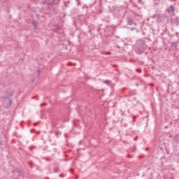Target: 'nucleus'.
<instances>
[{
  "mask_svg": "<svg viewBox=\"0 0 179 179\" xmlns=\"http://www.w3.org/2000/svg\"><path fill=\"white\" fill-rule=\"evenodd\" d=\"M55 29H58V25L55 26Z\"/></svg>",
  "mask_w": 179,
  "mask_h": 179,
  "instance_id": "obj_13",
  "label": "nucleus"
},
{
  "mask_svg": "<svg viewBox=\"0 0 179 179\" xmlns=\"http://www.w3.org/2000/svg\"><path fill=\"white\" fill-rule=\"evenodd\" d=\"M138 84H136V86H138Z\"/></svg>",
  "mask_w": 179,
  "mask_h": 179,
  "instance_id": "obj_16",
  "label": "nucleus"
},
{
  "mask_svg": "<svg viewBox=\"0 0 179 179\" xmlns=\"http://www.w3.org/2000/svg\"><path fill=\"white\" fill-rule=\"evenodd\" d=\"M34 125H37V123H34Z\"/></svg>",
  "mask_w": 179,
  "mask_h": 179,
  "instance_id": "obj_14",
  "label": "nucleus"
},
{
  "mask_svg": "<svg viewBox=\"0 0 179 179\" xmlns=\"http://www.w3.org/2000/svg\"><path fill=\"white\" fill-rule=\"evenodd\" d=\"M130 30H131V31H134V30H136V29H135V28H134V27H131V28L130 29Z\"/></svg>",
  "mask_w": 179,
  "mask_h": 179,
  "instance_id": "obj_9",
  "label": "nucleus"
},
{
  "mask_svg": "<svg viewBox=\"0 0 179 179\" xmlns=\"http://www.w3.org/2000/svg\"><path fill=\"white\" fill-rule=\"evenodd\" d=\"M6 99H8V96H6Z\"/></svg>",
  "mask_w": 179,
  "mask_h": 179,
  "instance_id": "obj_15",
  "label": "nucleus"
},
{
  "mask_svg": "<svg viewBox=\"0 0 179 179\" xmlns=\"http://www.w3.org/2000/svg\"><path fill=\"white\" fill-rule=\"evenodd\" d=\"M58 171V169H55V173H57Z\"/></svg>",
  "mask_w": 179,
  "mask_h": 179,
  "instance_id": "obj_12",
  "label": "nucleus"
},
{
  "mask_svg": "<svg viewBox=\"0 0 179 179\" xmlns=\"http://www.w3.org/2000/svg\"><path fill=\"white\" fill-rule=\"evenodd\" d=\"M170 10L172 11V13H174V12H176V8H174V6H173V5L170 6Z\"/></svg>",
  "mask_w": 179,
  "mask_h": 179,
  "instance_id": "obj_3",
  "label": "nucleus"
},
{
  "mask_svg": "<svg viewBox=\"0 0 179 179\" xmlns=\"http://www.w3.org/2000/svg\"><path fill=\"white\" fill-rule=\"evenodd\" d=\"M103 83H105L106 85H110V80H106L103 81Z\"/></svg>",
  "mask_w": 179,
  "mask_h": 179,
  "instance_id": "obj_7",
  "label": "nucleus"
},
{
  "mask_svg": "<svg viewBox=\"0 0 179 179\" xmlns=\"http://www.w3.org/2000/svg\"><path fill=\"white\" fill-rule=\"evenodd\" d=\"M173 1H177V0H173Z\"/></svg>",
  "mask_w": 179,
  "mask_h": 179,
  "instance_id": "obj_17",
  "label": "nucleus"
},
{
  "mask_svg": "<svg viewBox=\"0 0 179 179\" xmlns=\"http://www.w3.org/2000/svg\"><path fill=\"white\" fill-rule=\"evenodd\" d=\"M156 18L157 19V20H162L163 19V16L160 14H157Z\"/></svg>",
  "mask_w": 179,
  "mask_h": 179,
  "instance_id": "obj_2",
  "label": "nucleus"
},
{
  "mask_svg": "<svg viewBox=\"0 0 179 179\" xmlns=\"http://www.w3.org/2000/svg\"><path fill=\"white\" fill-rule=\"evenodd\" d=\"M41 69H38L37 71H36V73L37 75H40V73H41Z\"/></svg>",
  "mask_w": 179,
  "mask_h": 179,
  "instance_id": "obj_6",
  "label": "nucleus"
},
{
  "mask_svg": "<svg viewBox=\"0 0 179 179\" xmlns=\"http://www.w3.org/2000/svg\"><path fill=\"white\" fill-rule=\"evenodd\" d=\"M171 47H172V48H177V43L172 42Z\"/></svg>",
  "mask_w": 179,
  "mask_h": 179,
  "instance_id": "obj_4",
  "label": "nucleus"
},
{
  "mask_svg": "<svg viewBox=\"0 0 179 179\" xmlns=\"http://www.w3.org/2000/svg\"><path fill=\"white\" fill-rule=\"evenodd\" d=\"M31 24H32V26H34V29H36V27H37V22L33 21L31 22Z\"/></svg>",
  "mask_w": 179,
  "mask_h": 179,
  "instance_id": "obj_5",
  "label": "nucleus"
},
{
  "mask_svg": "<svg viewBox=\"0 0 179 179\" xmlns=\"http://www.w3.org/2000/svg\"><path fill=\"white\" fill-rule=\"evenodd\" d=\"M151 17H152V19H155V17H157V14L152 15Z\"/></svg>",
  "mask_w": 179,
  "mask_h": 179,
  "instance_id": "obj_10",
  "label": "nucleus"
},
{
  "mask_svg": "<svg viewBox=\"0 0 179 179\" xmlns=\"http://www.w3.org/2000/svg\"><path fill=\"white\" fill-rule=\"evenodd\" d=\"M127 24L129 26H132L134 24V26H136V23L134 22V20L132 17H127Z\"/></svg>",
  "mask_w": 179,
  "mask_h": 179,
  "instance_id": "obj_1",
  "label": "nucleus"
},
{
  "mask_svg": "<svg viewBox=\"0 0 179 179\" xmlns=\"http://www.w3.org/2000/svg\"><path fill=\"white\" fill-rule=\"evenodd\" d=\"M9 106H12V99H10L8 102Z\"/></svg>",
  "mask_w": 179,
  "mask_h": 179,
  "instance_id": "obj_8",
  "label": "nucleus"
},
{
  "mask_svg": "<svg viewBox=\"0 0 179 179\" xmlns=\"http://www.w3.org/2000/svg\"><path fill=\"white\" fill-rule=\"evenodd\" d=\"M77 1H78V6L80 5V0H77Z\"/></svg>",
  "mask_w": 179,
  "mask_h": 179,
  "instance_id": "obj_11",
  "label": "nucleus"
}]
</instances>
